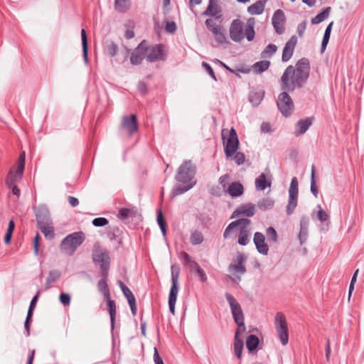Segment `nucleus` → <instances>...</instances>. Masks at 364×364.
<instances>
[{
    "label": "nucleus",
    "mask_w": 364,
    "mask_h": 364,
    "mask_svg": "<svg viewBox=\"0 0 364 364\" xmlns=\"http://www.w3.org/2000/svg\"><path fill=\"white\" fill-rule=\"evenodd\" d=\"M309 72L310 63L306 58H302L297 61L296 69L293 65H289L281 77L282 89L294 91L296 88L301 87L307 81Z\"/></svg>",
    "instance_id": "1"
},
{
    "label": "nucleus",
    "mask_w": 364,
    "mask_h": 364,
    "mask_svg": "<svg viewBox=\"0 0 364 364\" xmlns=\"http://www.w3.org/2000/svg\"><path fill=\"white\" fill-rule=\"evenodd\" d=\"M225 298L230 305L235 323L238 326L234 336V353L238 359H241L243 350V341L240 338V328H242V331H246L244 322V314L240 304L232 294L226 292Z\"/></svg>",
    "instance_id": "2"
},
{
    "label": "nucleus",
    "mask_w": 364,
    "mask_h": 364,
    "mask_svg": "<svg viewBox=\"0 0 364 364\" xmlns=\"http://www.w3.org/2000/svg\"><path fill=\"white\" fill-rule=\"evenodd\" d=\"M255 18H250L247 21V26L244 32V23L239 18L233 20L229 28L231 40L238 43L245 36L248 41H252L255 35Z\"/></svg>",
    "instance_id": "3"
},
{
    "label": "nucleus",
    "mask_w": 364,
    "mask_h": 364,
    "mask_svg": "<svg viewBox=\"0 0 364 364\" xmlns=\"http://www.w3.org/2000/svg\"><path fill=\"white\" fill-rule=\"evenodd\" d=\"M251 221L248 218H239L229 223L223 232L224 239L232 237L235 230L239 228V234L237 242L240 245L245 246L250 242V225Z\"/></svg>",
    "instance_id": "4"
},
{
    "label": "nucleus",
    "mask_w": 364,
    "mask_h": 364,
    "mask_svg": "<svg viewBox=\"0 0 364 364\" xmlns=\"http://www.w3.org/2000/svg\"><path fill=\"white\" fill-rule=\"evenodd\" d=\"M84 240L85 235L82 231L69 234L62 240L60 245V250L65 254L72 256Z\"/></svg>",
    "instance_id": "5"
},
{
    "label": "nucleus",
    "mask_w": 364,
    "mask_h": 364,
    "mask_svg": "<svg viewBox=\"0 0 364 364\" xmlns=\"http://www.w3.org/2000/svg\"><path fill=\"white\" fill-rule=\"evenodd\" d=\"M196 173V166L191 160H186L178 167L175 179L181 183H196L194 179Z\"/></svg>",
    "instance_id": "6"
},
{
    "label": "nucleus",
    "mask_w": 364,
    "mask_h": 364,
    "mask_svg": "<svg viewBox=\"0 0 364 364\" xmlns=\"http://www.w3.org/2000/svg\"><path fill=\"white\" fill-rule=\"evenodd\" d=\"M171 287L168 295V306L170 312L175 314V305L177 300L178 292V278L180 274V267L178 264H174L171 267Z\"/></svg>",
    "instance_id": "7"
},
{
    "label": "nucleus",
    "mask_w": 364,
    "mask_h": 364,
    "mask_svg": "<svg viewBox=\"0 0 364 364\" xmlns=\"http://www.w3.org/2000/svg\"><path fill=\"white\" fill-rule=\"evenodd\" d=\"M146 60L149 63L157 61H165L167 58V53L164 44H155L148 46L145 44Z\"/></svg>",
    "instance_id": "8"
},
{
    "label": "nucleus",
    "mask_w": 364,
    "mask_h": 364,
    "mask_svg": "<svg viewBox=\"0 0 364 364\" xmlns=\"http://www.w3.org/2000/svg\"><path fill=\"white\" fill-rule=\"evenodd\" d=\"M274 327L282 345L286 346L289 341V329L285 316L282 312L276 314Z\"/></svg>",
    "instance_id": "9"
},
{
    "label": "nucleus",
    "mask_w": 364,
    "mask_h": 364,
    "mask_svg": "<svg viewBox=\"0 0 364 364\" xmlns=\"http://www.w3.org/2000/svg\"><path fill=\"white\" fill-rule=\"evenodd\" d=\"M92 260L98 264L100 268V273L105 277L109 274L110 268V257L107 250H95L92 252Z\"/></svg>",
    "instance_id": "10"
},
{
    "label": "nucleus",
    "mask_w": 364,
    "mask_h": 364,
    "mask_svg": "<svg viewBox=\"0 0 364 364\" xmlns=\"http://www.w3.org/2000/svg\"><path fill=\"white\" fill-rule=\"evenodd\" d=\"M205 25L208 30L214 36L218 46L228 43L225 30L222 25H218L213 18H207L205 21Z\"/></svg>",
    "instance_id": "11"
},
{
    "label": "nucleus",
    "mask_w": 364,
    "mask_h": 364,
    "mask_svg": "<svg viewBox=\"0 0 364 364\" xmlns=\"http://www.w3.org/2000/svg\"><path fill=\"white\" fill-rule=\"evenodd\" d=\"M277 106L279 112L285 117H289L294 109L293 100L286 92L279 95Z\"/></svg>",
    "instance_id": "12"
},
{
    "label": "nucleus",
    "mask_w": 364,
    "mask_h": 364,
    "mask_svg": "<svg viewBox=\"0 0 364 364\" xmlns=\"http://www.w3.org/2000/svg\"><path fill=\"white\" fill-rule=\"evenodd\" d=\"M224 151L227 158L231 157L239 147V139L237 132L234 128L229 131L228 137L226 141H224Z\"/></svg>",
    "instance_id": "13"
},
{
    "label": "nucleus",
    "mask_w": 364,
    "mask_h": 364,
    "mask_svg": "<svg viewBox=\"0 0 364 364\" xmlns=\"http://www.w3.org/2000/svg\"><path fill=\"white\" fill-rule=\"evenodd\" d=\"M145 44H146V41L143 40L132 52L130 55V63L132 65H140L143 60L146 59Z\"/></svg>",
    "instance_id": "14"
},
{
    "label": "nucleus",
    "mask_w": 364,
    "mask_h": 364,
    "mask_svg": "<svg viewBox=\"0 0 364 364\" xmlns=\"http://www.w3.org/2000/svg\"><path fill=\"white\" fill-rule=\"evenodd\" d=\"M285 21L286 17L284 11L281 9H277L275 11L272 18V23L275 32L277 34L280 35L284 32Z\"/></svg>",
    "instance_id": "15"
},
{
    "label": "nucleus",
    "mask_w": 364,
    "mask_h": 364,
    "mask_svg": "<svg viewBox=\"0 0 364 364\" xmlns=\"http://www.w3.org/2000/svg\"><path fill=\"white\" fill-rule=\"evenodd\" d=\"M204 16L213 17L215 20L222 21V8L218 0H209L208 6L203 14Z\"/></svg>",
    "instance_id": "16"
},
{
    "label": "nucleus",
    "mask_w": 364,
    "mask_h": 364,
    "mask_svg": "<svg viewBox=\"0 0 364 364\" xmlns=\"http://www.w3.org/2000/svg\"><path fill=\"white\" fill-rule=\"evenodd\" d=\"M36 218L37 221V225H45L51 223L50 211L48 207L45 205H40L36 210Z\"/></svg>",
    "instance_id": "17"
},
{
    "label": "nucleus",
    "mask_w": 364,
    "mask_h": 364,
    "mask_svg": "<svg viewBox=\"0 0 364 364\" xmlns=\"http://www.w3.org/2000/svg\"><path fill=\"white\" fill-rule=\"evenodd\" d=\"M246 260V255L244 253L238 252L236 257L232 259L233 264H231L229 267L230 270H234L240 274H244L247 271L244 264Z\"/></svg>",
    "instance_id": "18"
},
{
    "label": "nucleus",
    "mask_w": 364,
    "mask_h": 364,
    "mask_svg": "<svg viewBox=\"0 0 364 364\" xmlns=\"http://www.w3.org/2000/svg\"><path fill=\"white\" fill-rule=\"evenodd\" d=\"M122 127L129 132V135H132L138 130L137 117L136 114L124 116L122 122Z\"/></svg>",
    "instance_id": "19"
},
{
    "label": "nucleus",
    "mask_w": 364,
    "mask_h": 364,
    "mask_svg": "<svg viewBox=\"0 0 364 364\" xmlns=\"http://www.w3.org/2000/svg\"><path fill=\"white\" fill-rule=\"evenodd\" d=\"M297 43V37L292 36L289 40L285 43L282 51V60L283 62L289 61L293 55L295 46Z\"/></svg>",
    "instance_id": "20"
},
{
    "label": "nucleus",
    "mask_w": 364,
    "mask_h": 364,
    "mask_svg": "<svg viewBox=\"0 0 364 364\" xmlns=\"http://www.w3.org/2000/svg\"><path fill=\"white\" fill-rule=\"evenodd\" d=\"M255 205L252 203H247L240 205L239 208L235 209L230 217L231 219L235 218L240 216L252 217L255 215Z\"/></svg>",
    "instance_id": "21"
},
{
    "label": "nucleus",
    "mask_w": 364,
    "mask_h": 364,
    "mask_svg": "<svg viewBox=\"0 0 364 364\" xmlns=\"http://www.w3.org/2000/svg\"><path fill=\"white\" fill-rule=\"evenodd\" d=\"M257 252L263 255H267L269 252V247L265 242L264 235L259 232H256L253 238Z\"/></svg>",
    "instance_id": "22"
},
{
    "label": "nucleus",
    "mask_w": 364,
    "mask_h": 364,
    "mask_svg": "<svg viewBox=\"0 0 364 364\" xmlns=\"http://www.w3.org/2000/svg\"><path fill=\"white\" fill-rule=\"evenodd\" d=\"M314 120V117L299 119L295 124L294 135L299 136L304 134L312 125Z\"/></svg>",
    "instance_id": "23"
},
{
    "label": "nucleus",
    "mask_w": 364,
    "mask_h": 364,
    "mask_svg": "<svg viewBox=\"0 0 364 364\" xmlns=\"http://www.w3.org/2000/svg\"><path fill=\"white\" fill-rule=\"evenodd\" d=\"M309 225V218L307 215H302L300 219V229L299 233V240L302 245L307 239L308 228Z\"/></svg>",
    "instance_id": "24"
},
{
    "label": "nucleus",
    "mask_w": 364,
    "mask_h": 364,
    "mask_svg": "<svg viewBox=\"0 0 364 364\" xmlns=\"http://www.w3.org/2000/svg\"><path fill=\"white\" fill-rule=\"evenodd\" d=\"M179 258L183 266L188 268L191 272L195 271V269L199 266L197 262L192 259L191 257L185 251L181 252Z\"/></svg>",
    "instance_id": "25"
},
{
    "label": "nucleus",
    "mask_w": 364,
    "mask_h": 364,
    "mask_svg": "<svg viewBox=\"0 0 364 364\" xmlns=\"http://www.w3.org/2000/svg\"><path fill=\"white\" fill-rule=\"evenodd\" d=\"M227 192L232 198H237L243 194L244 187L240 182H233L229 185Z\"/></svg>",
    "instance_id": "26"
},
{
    "label": "nucleus",
    "mask_w": 364,
    "mask_h": 364,
    "mask_svg": "<svg viewBox=\"0 0 364 364\" xmlns=\"http://www.w3.org/2000/svg\"><path fill=\"white\" fill-rule=\"evenodd\" d=\"M107 311L110 316V326L111 331H113L114 329L115 318L117 313L116 303L112 299H109L107 303Z\"/></svg>",
    "instance_id": "27"
},
{
    "label": "nucleus",
    "mask_w": 364,
    "mask_h": 364,
    "mask_svg": "<svg viewBox=\"0 0 364 364\" xmlns=\"http://www.w3.org/2000/svg\"><path fill=\"white\" fill-rule=\"evenodd\" d=\"M267 0H259L247 8V12L252 15L262 14L264 11Z\"/></svg>",
    "instance_id": "28"
},
{
    "label": "nucleus",
    "mask_w": 364,
    "mask_h": 364,
    "mask_svg": "<svg viewBox=\"0 0 364 364\" xmlns=\"http://www.w3.org/2000/svg\"><path fill=\"white\" fill-rule=\"evenodd\" d=\"M103 48L105 53L111 57L116 55L118 51V46L111 40H107L103 44Z\"/></svg>",
    "instance_id": "29"
},
{
    "label": "nucleus",
    "mask_w": 364,
    "mask_h": 364,
    "mask_svg": "<svg viewBox=\"0 0 364 364\" xmlns=\"http://www.w3.org/2000/svg\"><path fill=\"white\" fill-rule=\"evenodd\" d=\"M259 340L255 335L251 334L246 339V347L249 353H252L255 351L259 346Z\"/></svg>",
    "instance_id": "30"
},
{
    "label": "nucleus",
    "mask_w": 364,
    "mask_h": 364,
    "mask_svg": "<svg viewBox=\"0 0 364 364\" xmlns=\"http://www.w3.org/2000/svg\"><path fill=\"white\" fill-rule=\"evenodd\" d=\"M81 41L82 48L83 60L86 64L88 63V40L86 31L84 28L81 30Z\"/></svg>",
    "instance_id": "31"
},
{
    "label": "nucleus",
    "mask_w": 364,
    "mask_h": 364,
    "mask_svg": "<svg viewBox=\"0 0 364 364\" xmlns=\"http://www.w3.org/2000/svg\"><path fill=\"white\" fill-rule=\"evenodd\" d=\"M37 226L41 230V231L44 235L46 239L51 240L54 238L55 232L54 228L52 225V223Z\"/></svg>",
    "instance_id": "32"
},
{
    "label": "nucleus",
    "mask_w": 364,
    "mask_h": 364,
    "mask_svg": "<svg viewBox=\"0 0 364 364\" xmlns=\"http://www.w3.org/2000/svg\"><path fill=\"white\" fill-rule=\"evenodd\" d=\"M274 205V200L271 198H264L257 202V206L262 211L271 210Z\"/></svg>",
    "instance_id": "33"
},
{
    "label": "nucleus",
    "mask_w": 364,
    "mask_h": 364,
    "mask_svg": "<svg viewBox=\"0 0 364 364\" xmlns=\"http://www.w3.org/2000/svg\"><path fill=\"white\" fill-rule=\"evenodd\" d=\"M331 8L330 6L324 8L322 11L312 18L311 22L312 24H318L323 21L330 14Z\"/></svg>",
    "instance_id": "34"
},
{
    "label": "nucleus",
    "mask_w": 364,
    "mask_h": 364,
    "mask_svg": "<svg viewBox=\"0 0 364 364\" xmlns=\"http://www.w3.org/2000/svg\"><path fill=\"white\" fill-rule=\"evenodd\" d=\"M130 6V0H114V8L119 13L127 12Z\"/></svg>",
    "instance_id": "35"
},
{
    "label": "nucleus",
    "mask_w": 364,
    "mask_h": 364,
    "mask_svg": "<svg viewBox=\"0 0 364 364\" xmlns=\"http://www.w3.org/2000/svg\"><path fill=\"white\" fill-rule=\"evenodd\" d=\"M183 184V186H178L173 189L172 195L173 197L184 193L192 188L196 185V182Z\"/></svg>",
    "instance_id": "36"
},
{
    "label": "nucleus",
    "mask_w": 364,
    "mask_h": 364,
    "mask_svg": "<svg viewBox=\"0 0 364 364\" xmlns=\"http://www.w3.org/2000/svg\"><path fill=\"white\" fill-rule=\"evenodd\" d=\"M271 183H268L264 173H261L255 179V187L257 190L264 191L267 186H270Z\"/></svg>",
    "instance_id": "37"
},
{
    "label": "nucleus",
    "mask_w": 364,
    "mask_h": 364,
    "mask_svg": "<svg viewBox=\"0 0 364 364\" xmlns=\"http://www.w3.org/2000/svg\"><path fill=\"white\" fill-rule=\"evenodd\" d=\"M156 221L164 236L166 235V222L161 209L157 210Z\"/></svg>",
    "instance_id": "38"
},
{
    "label": "nucleus",
    "mask_w": 364,
    "mask_h": 364,
    "mask_svg": "<svg viewBox=\"0 0 364 364\" xmlns=\"http://www.w3.org/2000/svg\"><path fill=\"white\" fill-rule=\"evenodd\" d=\"M204 240L202 232L198 230H194L190 236V242L193 245L201 244Z\"/></svg>",
    "instance_id": "39"
},
{
    "label": "nucleus",
    "mask_w": 364,
    "mask_h": 364,
    "mask_svg": "<svg viewBox=\"0 0 364 364\" xmlns=\"http://www.w3.org/2000/svg\"><path fill=\"white\" fill-rule=\"evenodd\" d=\"M297 200L298 196L289 195L288 204L286 209V212L288 215H291L294 212V210L297 206Z\"/></svg>",
    "instance_id": "40"
},
{
    "label": "nucleus",
    "mask_w": 364,
    "mask_h": 364,
    "mask_svg": "<svg viewBox=\"0 0 364 364\" xmlns=\"http://www.w3.org/2000/svg\"><path fill=\"white\" fill-rule=\"evenodd\" d=\"M310 190L311 193L314 195L315 198L318 197V189L316 186V178H315V167L312 166L311 171V186Z\"/></svg>",
    "instance_id": "41"
},
{
    "label": "nucleus",
    "mask_w": 364,
    "mask_h": 364,
    "mask_svg": "<svg viewBox=\"0 0 364 364\" xmlns=\"http://www.w3.org/2000/svg\"><path fill=\"white\" fill-rule=\"evenodd\" d=\"M277 50V46L275 44L270 43L266 46L264 50L261 53V58H270Z\"/></svg>",
    "instance_id": "42"
},
{
    "label": "nucleus",
    "mask_w": 364,
    "mask_h": 364,
    "mask_svg": "<svg viewBox=\"0 0 364 364\" xmlns=\"http://www.w3.org/2000/svg\"><path fill=\"white\" fill-rule=\"evenodd\" d=\"M118 284L124 294V296L127 298V301L135 299V296L132 291L124 284V282L121 280L118 281Z\"/></svg>",
    "instance_id": "43"
},
{
    "label": "nucleus",
    "mask_w": 364,
    "mask_h": 364,
    "mask_svg": "<svg viewBox=\"0 0 364 364\" xmlns=\"http://www.w3.org/2000/svg\"><path fill=\"white\" fill-rule=\"evenodd\" d=\"M264 97L261 92H251L249 95V100L253 106H257L260 104Z\"/></svg>",
    "instance_id": "44"
},
{
    "label": "nucleus",
    "mask_w": 364,
    "mask_h": 364,
    "mask_svg": "<svg viewBox=\"0 0 364 364\" xmlns=\"http://www.w3.org/2000/svg\"><path fill=\"white\" fill-rule=\"evenodd\" d=\"M270 65V62L268 60H261L254 64V69L257 73H263L267 70Z\"/></svg>",
    "instance_id": "45"
},
{
    "label": "nucleus",
    "mask_w": 364,
    "mask_h": 364,
    "mask_svg": "<svg viewBox=\"0 0 364 364\" xmlns=\"http://www.w3.org/2000/svg\"><path fill=\"white\" fill-rule=\"evenodd\" d=\"M15 228V223L13 220H11L9 223L7 230L4 238V241L6 244H9L11 242L13 232Z\"/></svg>",
    "instance_id": "46"
},
{
    "label": "nucleus",
    "mask_w": 364,
    "mask_h": 364,
    "mask_svg": "<svg viewBox=\"0 0 364 364\" xmlns=\"http://www.w3.org/2000/svg\"><path fill=\"white\" fill-rule=\"evenodd\" d=\"M298 180L296 177L292 178L290 183V187L289 189V195L298 196L299 194V188H298Z\"/></svg>",
    "instance_id": "47"
},
{
    "label": "nucleus",
    "mask_w": 364,
    "mask_h": 364,
    "mask_svg": "<svg viewBox=\"0 0 364 364\" xmlns=\"http://www.w3.org/2000/svg\"><path fill=\"white\" fill-rule=\"evenodd\" d=\"M40 291H38L36 295L32 298L28 309L27 316L33 317V311L36 309L37 301L38 300Z\"/></svg>",
    "instance_id": "48"
},
{
    "label": "nucleus",
    "mask_w": 364,
    "mask_h": 364,
    "mask_svg": "<svg viewBox=\"0 0 364 364\" xmlns=\"http://www.w3.org/2000/svg\"><path fill=\"white\" fill-rule=\"evenodd\" d=\"M100 275L102 277V279L98 282L97 287L99 291L102 293L104 291L109 290L108 285L107 283L109 274H107L105 277L103 276L102 273H100Z\"/></svg>",
    "instance_id": "49"
},
{
    "label": "nucleus",
    "mask_w": 364,
    "mask_h": 364,
    "mask_svg": "<svg viewBox=\"0 0 364 364\" xmlns=\"http://www.w3.org/2000/svg\"><path fill=\"white\" fill-rule=\"evenodd\" d=\"M267 237L269 242L274 243L277 242V233L273 227H269L267 229Z\"/></svg>",
    "instance_id": "50"
},
{
    "label": "nucleus",
    "mask_w": 364,
    "mask_h": 364,
    "mask_svg": "<svg viewBox=\"0 0 364 364\" xmlns=\"http://www.w3.org/2000/svg\"><path fill=\"white\" fill-rule=\"evenodd\" d=\"M109 223V220L104 217H99L94 218L92 221V224L95 227H104L106 226Z\"/></svg>",
    "instance_id": "51"
},
{
    "label": "nucleus",
    "mask_w": 364,
    "mask_h": 364,
    "mask_svg": "<svg viewBox=\"0 0 364 364\" xmlns=\"http://www.w3.org/2000/svg\"><path fill=\"white\" fill-rule=\"evenodd\" d=\"M317 207L319 208V210L317 213L318 220L322 223L329 220V218H330L329 215L324 210H323L321 208L320 205H318Z\"/></svg>",
    "instance_id": "52"
},
{
    "label": "nucleus",
    "mask_w": 364,
    "mask_h": 364,
    "mask_svg": "<svg viewBox=\"0 0 364 364\" xmlns=\"http://www.w3.org/2000/svg\"><path fill=\"white\" fill-rule=\"evenodd\" d=\"M25 168V153L22 152L19 156V162L16 169L17 174H23Z\"/></svg>",
    "instance_id": "53"
},
{
    "label": "nucleus",
    "mask_w": 364,
    "mask_h": 364,
    "mask_svg": "<svg viewBox=\"0 0 364 364\" xmlns=\"http://www.w3.org/2000/svg\"><path fill=\"white\" fill-rule=\"evenodd\" d=\"M202 67L204 69V70L208 73V75L211 77L213 80L217 81V77L214 73V70L209 63L206 62H203Z\"/></svg>",
    "instance_id": "54"
},
{
    "label": "nucleus",
    "mask_w": 364,
    "mask_h": 364,
    "mask_svg": "<svg viewBox=\"0 0 364 364\" xmlns=\"http://www.w3.org/2000/svg\"><path fill=\"white\" fill-rule=\"evenodd\" d=\"M233 159L237 165L240 166L244 164L245 156L242 152H237L233 154Z\"/></svg>",
    "instance_id": "55"
},
{
    "label": "nucleus",
    "mask_w": 364,
    "mask_h": 364,
    "mask_svg": "<svg viewBox=\"0 0 364 364\" xmlns=\"http://www.w3.org/2000/svg\"><path fill=\"white\" fill-rule=\"evenodd\" d=\"M61 276V273L59 270L54 269L49 272L48 277L47 279L53 282L58 281Z\"/></svg>",
    "instance_id": "56"
},
{
    "label": "nucleus",
    "mask_w": 364,
    "mask_h": 364,
    "mask_svg": "<svg viewBox=\"0 0 364 364\" xmlns=\"http://www.w3.org/2000/svg\"><path fill=\"white\" fill-rule=\"evenodd\" d=\"M59 299L63 305L68 306L70 304L71 297L68 293H61Z\"/></svg>",
    "instance_id": "57"
},
{
    "label": "nucleus",
    "mask_w": 364,
    "mask_h": 364,
    "mask_svg": "<svg viewBox=\"0 0 364 364\" xmlns=\"http://www.w3.org/2000/svg\"><path fill=\"white\" fill-rule=\"evenodd\" d=\"M196 273L198 276L201 282H205L208 279L205 271L200 267V265L195 269Z\"/></svg>",
    "instance_id": "58"
},
{
    "label": "nucleus",
    "mask_w": 364,
    "mask_h": 364,
    "mask_svg": "<svg viewBox=\"0 0 364 364\" xmlns=\"http://www.w3.org/2000/svg\"><path fill=\"white\" fill-rule=\"evenodd\" d=\"M7 187L10 188L12 191V193L17 197L20 196L21 191L18 188V186L15 184V183H12V180L10 179L8 182V184H6Z\"/></svg>",
    "instance_id": "59"
},
{
    "label": "nucleus",
    "mask_w": 364,
    "mask_h": 364,
    "mask_svg": "<svg viewBox=\"0 0 364 364\" xmlns=\"http://www.w3.org/2000/svg\"><path fill=\"white\" fill-rule=\"evenodd\" d=\"M177 29L176 24L174 21H167L165 26V30L167 33H173Z\"/></svg>",
    "instance_id": "60"
},
{
    "label": "nucleus",
    "mask_w": 364,
    "mask_h": 364,
    "mask_svg": "<svg viewBox=\"0 0 364 364\" xmlns=\"http://www.w3.org/2000/svg\"><path fill=\"white\" fill-rule=\"evenodd\" d=\"M32 321V317L26 316L25 322H24V328L26 332V336L28 337L31 334V323Z\"/></svg>",
    "instance_id": "61"
},
{
    "label": "nucleus",
    "mask_w": 364,
    "mask_h": 364,
    "mask_svg": "<svg viewBox=\"0 0 364 364\" xmlns=\"http://www.w3.org/2000/svg\"><path fill=\"white\" fill-rule=\"evenodd\" d=\"M22 175L23 174H17L16 171L15 173H14L12 171H10L9 172V174H8V176H7V178L6 181V184H8V182L9 181L10 179L12 180V183H15L16 181L17 180V178H21Z\"/></svg>",
    "instance_id": "62"
},
{
    "label": "nucleus",
    "mask_w": 364,
    "mask_h": 364,
    "mask_svg": "<svg viewBox=\"0 0 364 364\" xmlns=\"http://www.w3.org/2000/svg\"><path fill=\"white\" fill-rule=\"evenodd\" d=\"M130 213H131L130 209L127 208H122L119 210L118 216L120 219H126L129 216Z\"/></svg>",
    "instance_id": "63"
},
{
    "label": "nucleus",
    "mask_w": 364,
    "mask_h": 364,
    "mask_svg": "<svg viewBox=\"0 0 364 364\" xmlns=\"http://www.w3.org/2000/svg\"><path fill=\"white\" fill-rule=\"evenodd\" d=\"M306 28V21H303L297 26V33L299 37H303L304 33Z\"/></svg>",
    "instance_id": "64"
}]
</instances>
